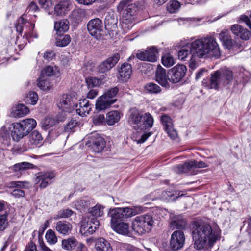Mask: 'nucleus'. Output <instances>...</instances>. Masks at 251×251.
I'll list each match as a JSON object with an SVG mask.
<instances>
[{
	"label": "nucleus",
	"instance_id": "obj_16",
	"mask_svg": "<svg viewBox=\"0 0 251 251\" xmlns=\"http://www.w3.org/2000/svg\"><path fill=\"white\" fill-rule=\"evenodd\" d=\"M88 143L91 149L97 153L101 152L105 146L104 139L98 133L91 135Z\"/></svg>",
	"mask_w": 251,
	"mask_h": 251
},
{
	"label": "nucleus",
	"instance_id": "obj_3",
	"mask_svg": "<svg viewBox=\"0 0 251 251\" xmlns=\"http://www.w3.org/2000/svg\"><path fill=\"white\" fill-rule=\"evenodd\" d=\"M132 0H122L117 6V11L122 14L121 26L124 32L129 31L134 25V6L129 3Z\"/></svg>",
	"mask_w": 251,
	"mask_h": 251
},
{
	"label": "nucleus",
	"instance_id": "obj_58",
	"mask_svg": "<svg viewBox=\"0 0 251 251\" xmlns=\"http://www.w3.org/2000/svg\"><path fill=\"white\" fill-rule=\"evenodd\" d=\"M29 25V31L28 32H25L24 35L26 36V38L28 37H34L36 38L38 37V35L36 32H34L33 28H34V25L31 23H28Z\"/></svg>",
	"mask_w": 251,
	"mask_h": 251
},
{
	"label": "nucleus",
	"instance_id": "obj_42",
	"mask_svg": "<svg viewBox=\"0 0 251 251\" xmlns=\"http://www.w3.org/2000/svg\"><path fill=\"white\" fill-rule=\"evenodd\" d=\"M45 238L47 242L51 245L55 244L57 242V237L56 234L52 229L47 230Z\"/></svg>",
	"mask_w": 251,
	"mask_h": 251
},
{
	"label": "nucleus",
	"instance_id": "obj_54",
	"mask_svg": "<svg viewBox=\"0 0 251 251\" xmlns=\"http://www.w3.org/2000/svg\"><path fill=\"white\" fill-rule=\"evenodd\" d=\"M54 75V70L52 67L49 66L41 71L40 76H45L46 78Z\"/></svg>",
	"mask_w": 251,
	"mask_h": 251
},
{
	"label": "nucleus",
	"instance_id": "obj_17",
	"mask_svg": "<svg viewBox=\"0 0 251 251\" xmlns=\"http://www.w3.org/2000/svg\"><path fill=\"white\" fill-rule=\"evenodd\" d=\"M169 75L167 76L166 70L160 65H158L155 72V80L162 86L169 88Z\"/></svg>",
	"mask_w": 251,
	"mask_h": 251
},
{
	"label": "nucleus",
	"instance_id": "obj_12",
	"mask_svg": "<svg viewBox=\"0 0 251 251\" xmlns=\"http://www.w3.org/2000/svg\"><path fill=\"white\" fill-rule=\"evenodd\" d=\"M87 29L91 36L96 39L100 38L101 36L103 30V25L101 20L95 18L90 20L87 24Z\"/></svg>",
	"mask_w": 251,
	"mask_h": 251
},
{
	"label": "nucleus",
	"instance_id": "obj_11",
	"mask_svg": "<svg viewBox=\"0 0 251 251\" xmlns=\"http://www.w3.org/2000/svg\"><path fill=\"white\" fill-rule=\"evenodd\" d=\"M36 175L35 182L36 183H39V187L41 188H45L50 184L56 176L53 171L41 172Z\"/></svg>",
	"mask_w": 251,
	"mask_h": 251
},
{
	"label": "nucleus",
	"instance_id": "obj_24",
	"mask_svg": "<svg viewBox=\"0 0 251 251\" xmlns=\"http://www.w3.org/2000/svg\"><path fill=\"white\" fill-rule=\"evenodd\" d=\"M69 2L67 0H59L54 8V13L57 16H63L69 11Z\"/></svg>",
	"mask_w": 251,
	"mask_h": 251
},
{
	"label": "nucleus",
	"instance_id": "obj_38",
	"mask_svg": "<svg viewBox=\"0 0 251 251\" xmlns=\"http://www.w3.org/2000/svg\"><path fill=\"white\" fill-rule=\"evenodd\" d=\"M86 83L88 87H99L103 84L102 79L96 77H89L86 78Z\"/></svg>",
	"mask_w": 251,
	"mask_h": 251
},
{
	"label": "nucleus",
	"instance_id": "obj_59",
	"mask_svg": "<svg viewBox=\"0 0 251 251\" xmlns=\"http://www.w3.org/2000/svg\"><path fill=\"white\" fill-rule=\"evenodd\" d=\"M165 130L171 139H175L177 137V134L176 131L173 128V126L170 127H167Z\"/></svg>",
	"mask_w": 251,
	"mask_h": 251
},
{
	"label": "nucleus",
	"instance_id": "obj_31",
	"mask_svg": "<svg viewBox=\"0 0 251 251\" xmlns=\"http://www.w3.org/2000/svg\"><path fill=\"white\" fill-rule=\"evenodd\" d=\"M111 227L117 233L121 234H127L129 232V225L127 223L121 222L111 225Z\"/></svg>",
	"mask_w": 251,
	"mask_h": 251
},
{
	"label": "nucleus",
	"instance_id": "obj_50",
	"mask_svg": "<svg viewBox=\"0 0 251 251\" xmlns=\"http://www.w3.org/2000/svg\"><path fill=\"white\" fill-rule=\"evenodd\" d=\"M147 53V51H146L145 50H138L136 54V57L138 59L142 61H152L153 57H152L151 55H150V57L148 58L146 56Z\"/></svg>",
	"mask_w": 251,
	"mask_h": 251
},
{
	"label": "nucleus",
	"instance_id": "obj_29",
	"mask_svg": "<svg viewBox=\"0 0 251 251\" xmlns=\"http://www.w3.org/2000/svg\"><path fill=\"white\" fill-rule=\"evenodd\" d=\"M95 248L97 251H112L110 244L102 238L97 240Z\"/></svg>",
	"mask_w": 251,
	"mask_h": 251
},
{
	"label": "nucleus",
	"instance_id": "obj_1",
	"mask_svg": "<svg viewBox=\"0 0 251 251\" xmlns=\"http://www.w3.org/2000/svg\"><path fill=\"white\" fill-rule=\"evenodd\" d=\"M190 50L185 47L178 52V58L185 60L190 55L189 67L195 69L197 67L196 58L218 57L220 55V48L216 39L211 36H207L196 39L188 44Z\"/></svg>",
	"mask_w": 251,
	"mask_h": 251
},
{
	"label": "nucleus",
	"instance_id": "obj_21",
	"mask_svg": "<svg viewBox=\"0 0 251 251\" xmlns=\"http://www.w3.org/2000/svg\"><path fill=\"white\" fill-rule=\"evenodd\" d=\"M187 225V221L181 215L174 216L170 223V227L172 230L175 229H184Z\"/></svg>",
	"mask_w": 251,
	"mask_h": 251
},
{
	"label": "nucleus",
	"instance_id": "obj_13",
	"mask_svg": "<svg viewBox=\"0 0 251 251\" xmlns=\"http://www.w3.org/2000/svg\"><path fill=\"white\" fill-rule=\"evenodd\" d=\"M185 236L183 231L176 230L174 231L171 237L170 245L174 251L181 249L185 243Z\"/></svg>",
	"mask_w": 251,
	"mask_h": 251
},
{
	"label": "nucleus",
	"instance_id": "obj_34",
	"mask_svg": "<svg viewBox=\"0 0 251 251\" xmlns=\"http://www.w3.org/2000/svg\"><path fill=\"white\" fill-rule=\"evenodd\" d=\"M77 245V241L74 237L69 238L67 239H63L62 241V248L67 250L74 249Z\"/></svg>",
	"mask_w": 251,
	"mask_h": 251
},
{
	"label": "nucleus",
	"instance_id": "obj_47",
	"mask_svg": "<svg viewBox=\"0 0 251 251\" xmlns=\"http://www.w3.org/2000/svg\"><path fill=\"white\" fill-rule=\"evenodd\" d=\"M180 7V3L176 0H171L167 5V10L171 13L176 12Z\"/></svg>",
	"mask_w": 251,
	"mask_h": 251
},
{
	"label": "nucleus",
	"instance_id": "obj_20",
	"mask_svg": "<svg viewBox=\"0 0 251 251\" xmlns=\"http://www.w3.org/2000/svg\"><path fill=\"white\" fill-rule=\"evenodd\" d=\"M231 30L234 35L240 37L241 39L244 40H249L251 36L250 31L239 25L235 24L232 25Z\"/></svg>",
	"mask_w": 251,
	"mask_h": 251
},
{
	"label": "nucleus",
	"instance_id": "obj_48",
	"mask_svg": "<svg viewBox=\"0 0 251 251\" xmlns=\"http://www.w3.org/2000/svg\"><path fill=\"white\" fill-rule=\"evenodd\" d=\"M147 51V58L150 57V55H151L152 57H153V60L152 61H149V62H154L157 60L156 54L158 53V50L154 46H152L149 48H148L147 50H145Z\"/></svg>",
	"mask_w": 251,
	"mask_h": 251
},
{
	"label": "nucleus",
	"instance_id": "obj_5",
	"mask_svg": "<svg viewBox=\"0 0 251 251\" xmlns=\"http://www.w3.org/2000/svg\"><path fill=\"white\" fill-rule=\"evenodd\" d=\"M154 220L152 216L145 214L136 217L132 222L133 230L139 235L149 232L152 228Z\"/></svg>",
	"mask_w": 251,
	"mask_h": 251
},
{
	"label": "nucleus",
	"instance_id": "obj_28",
	"mask_svg": "<svg viewBox=\"0 0 251 251\" xmlns=\"http://www.w3.org/2000/svg\"><path fill=\"white\" fill-rule=\"evenodd\" d=\"M70 23L67 19H62L54 23V29L57 34L65 32L69 28Z\"/></svg>",
	"mask_w": 251,
	"mask_h": 251
},
{
	"label": "nucleus",
	"instance_id": "obj_2",
	"mask_svg": "<svg viewBox=\"0 0 251 251\" xmlns=\"http://www.w3.org/2000/svg\"><path fill=\"white\" fill-rule=\"evenodd\" d=\"M194 247L200 250L205 247L211 248L219 240L221 230L217 225L212 226L202 221H194L192 223Z\"/></svg>",
	"mask_w": 251,
	"mask_h": 251
},
{
	"label": "nucleus",
	"instance_id": "obj_55",
	"mask_svg": "<svg viewBox=\"0 0 251 251\" xmlns=\"http://www.w3.org/2000/svg\"><path fill=\"white\" fill-rule=\"evenodd\" d=\"M161 120L164 126V129L172 126V120L169 116L164 115L161 116Z\"/></svg>",
	"mask_w": 251,
	"mask_h": 251
},
{
	"label": "nucleus",
	"instance_id": "obj_40",
	"mask_svg": "<svg viewBox=\"0 0 251 251\" xmlns=\"http://www.w3.org/2000/svg\"><path fill=\"white\" fill-rule=\"evenodd\" d=\"M104 207L100 205H96L92 207L90 210V214L96 218L101 217L104 214Z\"/></svg>",
	"mask_w": 251,
	"mask_h": 251
},
{
	"label": "nucleus",
	"instance_id": "obj_7",
	"mask_svg": "<svg viewBox=\"0 0 251 251\" xmlns=\"http://www.w3.org/2000/svg\"><path fill=\"white\" fill-rule=\"evenodd\" d=\"M141 122L145 128H151L153 126V119L148 112L143 115L139 110L136 108L131 109L129 112L128 122L130 124L138 125Z\"/></svg>",
	"mask_w": 251,
	"mask_h": 251
},
{
	"label": "nucleus",
	"instance_id": "obj_26",
	"mask_svg": "<svg viewBox=\"0 0 251 251\" xmlns=\"http://www.w3.org/2000/svg\"><path fill=\"white\" fill-rule=\"evenodd\" d=\"M220 72L217 70L211 74L208 87L210 89H217L220 85H223Z\"/></svg>",
	"mask_w": 251,
	"mask_h": 251
},
{
	"label": "nucleus",
	"instance_id": "obj_33",
	"mask_svg": "<svg viewBox=\"0 0 251 251\" xmlns=\"http://www.w3.org/2000/svg\"><path fill=\"white\" fill-rule=\"evenodd\" d=\"M43 138L39 131L34 130L29 136V145L30 146H37L42 143Z\"/></svg>",
	"mask_w": 251,
	"mask_h": 251
},
{
	"label": "nucleus",
	"instance_id": "obj_61",
	"mask_svg": "<svg viewBox=\"0 0 251 251\" xmlns=\"http://www.w3.org/2000/svg\"><path fill=\"white\" fill-rule=\"evenodd\" d=\"M240 19L245 22L247 25L251 29V11L249 15V17L246 15H242Z\"/></svg>",
	"mask_w": 251,
	"mask_h": 251
},
{
	"label": "nucleus",
	"instance_id": "obj_9",
	"mask_svg": "<svg viewBox=\"0 0 251 251\" xmlns=\"http://www.w3.org/2000/svg\"><path fill=\"white\" fill-rule=\"evenodd\" d=\"M99 226V222L95 218H85L82 221L80 231L82 234L87 236L93 234Z\"/></svg>",
	"mask_w": 251,
	"mask_h": 251
},
{
	"label": "nucleus",
	"instance_id": "obj_18",
	"mask_svg": "<svg viewBox=\"0 0 251 251\" xmlns=\"http://www.w3.org/2000/svg\"><path fill=\"white\" fill-rule=\"evenodd\" d=\"M93 106L87 99H81L80 100L79 103L76 105V111L79 115L85 116L89 114Z\"/></svg>",
	"mask_w": 251,
	"mask_h": 251
},
{
	"label": "nucleus",
	"instance_id": "obj_53",
	"mask_svg": "<svg viewBox=\"0 0 251 251\" xmlns=\"http://www.w3.org/2000/svg\"><path fill=\"white\" fill-rule=\"evenodd\" d=\"M190 163L191 167V169L193 168H201L208 167V165L203 161H197L196 160L190 161Z\"/></svg>",
	"mask_w": 251,
	"mask_h": 251
},
{
	"label": "nucleus",
	"instance_id": "obj_56",
	"mask_svg": "<svg viewBox=\"0 0 251 251\" xmlns=\"http://www.w3.org/2000/svg\"><path fill=\"white\" fill-rule=\"evenodd\" d=\"M39 4L46 10L50 9L52 6V0H39Z\"/></svg>",
	"mask_w": 251,
	"mask_h": 251
},
{
	"label": "nucleus",
	"instance_id": "obj_23",
	"mask_svg": "<svg viewBox=\"0 0 251 251\" xmlns=\"http://www.w3.org/2000/svg\"><path fill=\"white\" fill-rule=\"evenodd\" d=\"M118 72L121 80L123 81H127L132 73V66L127 63H124L121 65Z\"/></svg>",
	"mask_w": 251,
	"mask_h": 251
},
{
	"label": "nucleus",
	"instance_id": "obj_39",
	"mask_svg": "<svg viewBox=\"0 0 251 251\" xmlns=\"http://www.w3.org/2000/svg\"><path fill=\"white\" fill-rule=\"evenodd\" d=\"M145 89L148 92L151 94H158L161 91L160 87L152 82L146 84L145 86Z\"/></svg>",
	"mask_w": 251,
	"mask_h": 251
},
{
	"label": "nucleus",
	"instance_id": "obj_63",
	"mask_svg": "<svg viewBox=\"0 0 251 251\" xmlns=\"http://www.w3.org/2000/svg\"><path fill=\"white\" fill-rule=\"evenodd\" d=\"M98 94L97 89H91L87 94V98L90 99H94Z\"/></svg>",
	"mask_w": 251,
	"mask_h": 251
},
{
	"label": "nucleus",
	"instance_id": "obj_52",
	"mask_svg": "<svg viewBox=\"0 0 251 251\" xmlns=\"http://www.w3.org/2000/svg\"><path fill=\"white\" fill-rule=\"evenodd\" d=\"M7 216L8 213L7 212L0 215V230L1 231L4 230L8 225Z\"/></svg>",
	"mask_w": 251,
	"mask_h": 251
},
{
	"label": "nucleus",
	"instance_id": "obj_27",
	"mask_svg": "<svg viewBox=\"0 0 251 251\" xmlns=\"http://www.w3.org/2000/svg\"><path fill=\"white\" fill-rule=\"evenodd\" d=\"M219 71L223 81V85L226 86L230 83L233 78L232 71L227 68L221 69Z\"/></svg>",
	"mask_w": 251,
	"mask_h": 251
},
{
	"label": "nucleus",
	"instance_id": "obj_15",
	"mask_svg": "<svg viewBox=\"0 0 251 251\" xmlns=\"http://www.w3.org/2000/svg\"><path fill=\"white\" fill-rule=\"evenodd\" d=\"M29 183L27 181H13L7 183V187L9 188H15L11 192L14 197L19 198L25 196V192L21 188H28Z\"/></svg>",
	"mask_w": 251,
	"mask_h": 251
},
{
	"label": "nucleus",
	"instance_id": "obj_4",
	"mask_svg": "<svg viewBox=\"0 0 251 251\" xmlns=\"http://www.w3.org/2000/svg\"><path fill=\"white\" fill-rule=\"evenodd\" d=\"M36 124V121L33 119H26L19 123H13V130L11 131L12 139L14 141H19L27 136L35 127Z\"/></svg>",
	"mask_w": 251,
	"mask_h": 251
},
{
	"label": "nucleus",
	"instance_id": "obj_19",
	"mask_svg": "<svg viewBox=\"0 0 251 251\" xmlns=\"http://www.w3.org/2000/svg\"><path fill=\"white\" fill-rule=\"evenodd\" d=\"M58 107L65 112H69L73 108V103L70 96L63 95L57 103Z\"/></svg>",
	"mask_w": 251,
	"mask_h": 251
},
{
	"label": "nucleus",
	"instance_id": "obj_43",
	"mask_svg": "<svg viewBox=\"0 0 251 251\" xmlns=\"http://www.w3.org/2000/svg\"><path fill=\"white\" fill-rule=\"evenodd\" d=\"M162 63L165 67H170L175 64V60L170 54L167 53L162 56Z\"/></svg>",
	"mask_w": 251,
	"mask_h": 251
},
{
	"label": "nucleus",
	"instance_id": "obj_46",
	"mask_svg": "<svg viewBox=\"0 0 251 251\" xmlns=\"http://www.w3.org/2000/svg\"><path fill=\"white\" fill-rule=\"evenodd\" d=\"M191 169L190 161L183 164H179L175 168V171L177 173H187Z\"/></svg>",
	"mask_w": 251,
	"mask_h": 251
},
{
	"label": "nucleus",
	"instance_id": "obj_64",
	"mask_svg": "<svg viewBox=\"0 0 251 251\" xmlns=\"http://www.w3.org/2000/svg\"><path fill=\"white\" fill-rule=\"evenodd\" d=\"M25 251H37L35 244L32 242H29Z\"/></svg>",
	"mask_w": 251,
	"mask_h": 251
},
{
	"label": "nucleus",
	"instance_id": "obj_10",
	"mask_svg": "<svg viewBox=\"0 0 251 251\" xmlns=\"http://www.w3.org/2000/svg\"><path fill=\"white\" fill-rule=\"evenodd\" d=\"M187 68L184 65L178 64L169 70V80L173 83L179 82L185 76Z\"/></svg>",
	"mask_w": 251,
	"mask_h": 251
},
{
	"label": "nucleus",
	"instance_id": "obj_30",
	"mask_svg": "<svg viewBox=\"0 0 251 251\" xmlns=\"http://www.w3.org/2000/svg\"><path fill=\"white\" fill-rule=\"evenodd\" d=\"M121 116V113L118 111H111L106 114V123L109 126L114 125L120 120Z\"/></svg>",
	"mask_w": 251,
	"mask_h": 251
},
{
	"label": "nucleus",
	"instance_id": "obj_49",
	"mask_svg": "<svg viewBox=\"0 0 251 251\" xmlns=\"http://www.w3.org/2000/svg\"><path fill=\"white\" fill-rule=\"evenodd\" d=\"M38 100V96L35 92H30L26 98V101L29 104L35 105Z\"/></svg>",
	"mask_w": 251,
	"mask_h": 251
},
{
	"label": "nucleus",
	"instance_id": "obj_60",
	"mask_svg": "<svg viewBox=\"0 0 251 251\" xmlns=\"http://www.w3.org/2000/svg\"><path fill=\"white\" fill-rule=\"evenodd\" d=\"M229 31L227 30H223L219 34V39L223 43L230 37Z\"/></svg>",
	"mask_w": 251,
	"mask_h": 251
},
{
	"label": "nucleus",
	"instance_id": "obj_6",
	"mask_svg": "<svg viewBox=\"0 0 251 251\" xmlns=\"http://www.w3.org/2000/svg\"><path fill=\"white\" fill-rule=\"evenodd\" d=\"M119 91L117 87H114L107 90L101 96L99 97L96 101V109L101 111L109 108L114 104L117 99L115 98Z\"/></svg>",
	"mask_w": 251,
	"mask_h": 251
},
{
	"label": "nucleus",
	"instance_id": "obj_57",
	"mask_svg": "<svg viewBox=\"0 0 251 251\" xmlns=\"http://www.w3.org/2000/svg\"><path fill=\"white\" fill-rule=\"evenodd\" d=\"M93 122L96 125H101L103 123H106V118L104 115L100 114L94 117Z\"/></svg>",
	"mask_w": 251,
	"mask_h": 251
},
{
	"label": "nucleus",
	"instance_id": "obj_62",
	"mask_svg": "<svg viewBox=\"0 0 251 251\" xmlns=\"http://www.w3.org/2000/svg\"><path fill=\"white\" fill-rule=\"evenodd\" d=\"M223 44L225 47H226V48L230 49L233 48L234 44V41L231 39V37H230Z\"/></svg>",
	"mask_w": 251,
	"mask_h": 251
},
{
	"label": "nucleus",
	"instance_id": "obj_37",
	"mask_svg": "<svg viewBox=\"0 0 251 251\" xmlns=\"http://www.w3.org/2000/svg\"><path fill=\"white\" fill-rule=\"evenodd\" d=\"M118 20L113 16L108 15L105 19V27L109 30H113L117 27Z\"/></svg>",
	"mask_w": 251,
	"mask_h": 251
},
{
	"label": "nucleus",
	"instance_id": "obj_32",
	"mask_svg": "<svg viewBox=\"0 0 251 251\" xmlns=\"http://www.w3.org/2000/svg\"><path fill=\"white\" fill-rule=\"evenodd\" d=\"M85 16L84 10L81 9L74 10L70 15V19L75 23L81 22Z\"/></svg>",
	"mask_w": 251,
	"mask_h": 251
},
{
	"label": "nucleus",
	"instance_id": "obj_45",
	"mask_svg": "<svg viewBox=\"0 0 251 251\" xmlns=\"http://www.w3.org/2000/svg\"><path fill=\"white\" fill-rule=\"evenodd\" d=\"M77 122L75 120H71L64 127L59 128L60 131L68 132L73 131V129L76 127Z\"/></svg>",
	"mask_w": 251,
	"mask_h": 251
},
{
	"label": "nucleus",
	"instance_id": "obj_36",
	"mask_svg": "<svg viewBox=\"0 0 251 251\" xmlns=\"http://www.w3.org/2000/svg\"><path fill=\"white\" fill-rule=\"evenodd\" d=\"M37 81V86L43 90L48 91L51 87L48 78L45 76H40Z\"/></svg>",
	"mask_w": 251,
	"mask_h": 251
},
{
	"label": "nucleus",
	"instance_id": "obj_14",
	"mask_svg": "<svg viewBox=\"0 0 251 251\" xmlns=\"http://www.w3.org/2000/svg\"><path fill=\"white\" fill-rule=\"evenodd\" d=\"M120 55L118 53L109 57L97 66V72L100 73H104L110 71L118 63Z\"/></svg>",
	"mask_w": 251,
	"mask_h": 251
},
{
	"label": "nucleus",
	"instance_id": "obj_44",
	"mask_svg": "<svg viewBox=\"0 0 251 251\" xmlns=\"http://www.w3.org/2000/svg\"><path fill=\"white\" fill-rule=\"evenodd\" d=\"M71 41V37L69 35L60 37L56 39L55 45L58 47H65L68 45Z\"/></svg>",
	"mask_w": 251,
	"mask_h": 251
},
{
	"label": "nucleus",
	"instance_id": "obj_25",
	"mask_svg": "<svg viewBox=\"0 0 251 251\" xmlns=\"http://www.w3.org/2000/svg\"><path fill=\"white\" fill-rule=\"evenodd\" d=\"M29 112L28 107L24 104H20L12 110L10 116L14 118H20L25 116Z\"/></svg>",
	"mask_w": 251,
	"mask_h": 251
},
{
	"label": "nucleus",
	"instance_id": "obj_22",
	"mask_svg": "<svg viewBox=\"0 0 251 251\" xmlns=\"http://www.w3.org/2000/svg\"><path fill=\"white\" fill-rule=\"evenodd\" d=\"M72 228V224L65 220L59 221L56 223L55 229L60 234L68 235Z\"/></svg>",
	"mask_w": 251,
	"mask_h": 251
},
{
	"label": "nucleus",
	"instance_id": "obj_41",
	"mask_svg": "<svg viewBox=\"0 0 251 251\" xmlns=\"http://www.w3.org/2000/svg\"><path fill=\"white\" fill-rule=\"evenodd\" d=\"M66 117L65 114H62V116L59 117H57L56 120L51 117H48L45 119L46 126L49 127H51L53 126L57 122L63 121Z\"/></svg>",
	"mask_w": 251,
	"mask_h": 251
},
{
	"label": "nucleus",
	"instance_id": "obj_51",
	"mask_svg": "<svg viewBox=\"0 0 251 251\" xmlns=\"http://www.w3.org/2000/svg\"><path fill=\"white\" fill-rule=\"evenodd\" d=\"M73 212L70 209H66L62 210H60L56 215L55 219H59V218H66L70 217Z\"/></svg>",
	"mask_w": 251,
	"mask_h": 251
},
{
	"label": "nucleus",
	"instance_id": "obj_8",
	"mask_svg": "<svg viewBox=\"0 0 251 251\" xmlns=\"http://www.w3.org/2000/svg\"><path fill=\"white\" fill-rule=\"evenodd\" d=\"M111 217V225L117 223V220L130 217L135 215L133 209L129 207L110 209L108 214Z\"/></svg>",
	"mask_w": 251,
	"mask_h": 251
},
{
	"label": "nucleus",
	"instance_id": "obj_35",
	"mask_svg": "<svg viewBox=\"0 0 251 251\" xmlns=\"http://www.w3.org/2000/svg\"><path fill=\"white\" fill-rule=\"evenodd\" d=\"M34 167V165L30 163L23 162L14 165L12 167V170L15 172L19 171L22 172L26 170L33 169Z\"/></svg>",
	"mask_w": 251,
	"mask_h": 251
}]
</instances>
